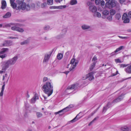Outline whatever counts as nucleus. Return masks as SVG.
I'll use <instances>...</instances> for the list:
<instances>
[{
    "label": "nucleus",
    "mask_w": 131,
    "mask_h": 131,
    "mask_svg": "<svg viewBox=\"0 0 131 131\" xmlns=\"http://www.w3.org/2000/svg\"><path fill=\"white\" fill-rule=\"evenodd\" d=\"M5 42L7 43V46H10L12 45V42L11 41H5Z\"/></svg>",
    "instance_id": "obj_41"
},
{
    "label": "nucleus",
    "mask_w": 131,
    "mask_h": 131,
    "mask_svg": "<svg viewBox=\"0 0 131 131\" xmlns=\"http://www.w3.org/2000/svg\"><path fill=\"white\" fill-rule=\"evenodd\" d=\"M42 114L40 112H37L36 113V116L38 118L41 117L42 116Z\"/></svg>",
    "instance_id": "obj_29"
},
{
    "label": "nucleus",
    "mask_w": 131,
    "mask_h": 131,
    "mask_svg": "<svg viewBox=\"0 0 131 131\" xmlns=\"http://www.w3.org/2000/svg\"><path fill=\"white\" fill-rule=\"evenodd\" d=\"M95 3L96 5H99L101 3V0H95Z\"/></svg>",
    "instance_id": "obj_46"
},
{
    "label": "nucleus",
    "mask_w": 131,
    "mask_h": 131,
    "mask_svg": "<svg viewBox=\"0 0 131 131\" xmlns=\"http://www.w3.org/2000/svg\"><path fill=\"white\" fill-rule=\"evenodd\" d=\"M16 9L17 10H29L30 9V5L28 4H26L25 3H23L20 4V5H17Z\"/></svg>",
    "instance_id": "obj_3"
},
{
    "label": "nucleus",
    "mask_w": 131,
    "mask_h": 131,
    "mask_svg": "<svg viewBox=\"0 0 131 131\" xmlns=\"http://www.w3.org/2000/svg\"><path fill=\"white\" fill-rule=\"evenodd\" d=\"M15 0H10L11 5L14 9L16 7V6H17L16 4L14 2Z\"/></svg>",
    "instance_id": "obj_20"
},
{
    "label": "nucleus",
    "mask_w": 131,
    "mask_h": 131,
    "mask_svg": "<svg viewBox=\"0 0 131 131\" xmlns=\"http://www.w3.org/2000/svg\"><path fill=\"white\" fill-rule=\"evenodd\" d=\"M49 28L50 27L48 26H46L44 28V29L45 30H48L49 29Z\"/></svg>",
    "instance_id": "obj_49"
},
{
    "label": "nucleus",
    "mask_w": 131,
    "mask_h": 131,
    "mask_svg": "<svg viewBox=\"0 0 131 131\" xmlns=\"http://www.w3.org/2000/svg\"><path fill=\"white\" fill-rule=\"evenodd\" d=\"M125 0H119V2L121 4H125Z\"/></svg>",
    "instance_id": "obj_48"
},
{
    "label": "nucleus",
    "mask_w": 131,
    "mask_h": 131,
    "mask_svg": "<svg viewBox=\"0 0 131 131\" xmlns=\"http://www.w3.org/2000/svg\"><path fill=\"white\" fill-rule=\"evenodd\" d=\"M123 95L122 94L121 96H119L116 99L114 100L112 102H109L107 104V106L111 105L113 103H115L117 102L121 101L123 98Z\"/></svg>",
    "instance_id": "obj_8"
},
{
    "label": "nucleus",
    "mask_w": 131,
    "mask_h": 131,
    "mask_svg": "<svg viewBox=\"0 0 131 131\" xmlns=\"http://www.w3.org/2000/svg\"><path fill=\"white\" fill-rule=\"evenodd\" d=\"M96 64V62L95 61L93 62L90 67V69L91 70H92L95 66V65Z\"/></svg>",
    "instance_id": "obj_38"
},
{
    "label": "nucleus",
    "mask_w": 131,
    "mask_h": 131,
    "mask_svg": "<svg viewBox=\"0 0 131 131\" xmlns=\"http://www.w3.org/2000/svg\"><path fill=\"white\" fill-rule=\"evenodd\" d=\"M49 79L47 77H44L42 80V82H45L42 87V90L43 92L47 95L48 97L51 95L53 91V84L51 80L48 81Z\"/></svg>",
    "instance_id": "obj_1"
},
{
    "label": "nucleus",
    "mask_w": 131,
    "mask_h": 131,
    "mask_svg": "<svg viewBox=\"0 0 131 131\" xmlns=\"http://www.w3.org/2000/svg\"><path fill=\"white\" fill-rule=\"evenodd\" d=\"M78 84H74L69 86L66 90V92H68L69 91L73 89H76L78 88Z\"/></svg>",
    "instance_id": "obj_9"
},
{
    "label": "nucleus",
    "mask_w": 131,
    "mask_h": 131,
    "mask_svg": "<svg viewBox=\"0 0 131 131\" xmlns=\"http://www.w3.org/2000/svg\"><path fill=\"white\" fill-rule=\"evenodd\" d=\"M7 43L5 42V41L3 44L2 45L4 46H7Z\"/></svg>",
    "instance_id": "obj_51"
},
{
    "label": "nucleus",
    "mask_w": 131,
    "mask_h": 131,
    "mask_svg": "<svg viewBox=\"0 0 131 131\" xmlns=\"http://www.w3.org/2000/svg\"><path fill=\"white\" fill-rule=\"evenodd\" d=\"M9 51V49L6 48H2L0 51V58L3 59L5 58L7 56V55L5 54V52H7Z\"/></svg>",
    "instance_id": "obj_6"
},
{
    "label": "nucleus",
    "mask_w": 131,
    "mask_h": 131,
    "mask_svg": "<svg viewBox=\"0 0 131 131\" xmlns=\"http://www.w3.org/2000/svg\"><path fill=\"white\" fill-rule=\"evenodd\" d=\"M33 97L36 100H38L39 99L38 94L37 93H35Z\"/></svg>",
    "instance_id": "obj_30"
},
{
    "label": "nucleus",
    "mask_w": 131,
    "mask_h": 131,
    "mask_svg": "<svg viewBox=\"0 0 131 131\" xmlns=\"http://www.w3.org/2000/svg\"><path fill=\"white\" fill-rule=\"evenodd\" d=\"M125 71L127 73H131V65L128 66L125 69Z\"/></svg>",
    "instance_id": "obj_17"
},
{
    "label": "nucleus",
    "mask_w": 131,
    "mask_h": 131,
    "mask_svg": "<svg viewBox=\"0 0 131 131\" xmlns=\"http://www.w3.org/2000/svg\"><path fill=\"white\" fill-rule=\"evenodd\" d=\"M100 3L103 6L105 4V2L103 0H102L101 1Z\"/></svg>",
    "instance_id": "obj_50"
},
{
    "label": "nucleus",
    "mask_w": 131,
    "mask_h": 131,
    "mask_svg": "<svg viewBox=\"0 0 131 131\" xmlns=\"http://www.w3.org/2000/svg\"><path fill=\"white\" fill-rule=\"evenodd\" d=\"M69 108V107H66L63 109L62 110H61L58 112H55L54 113V114L56 115H57L58 114H59L62 111L66 112V111H68Z\"/></svg>",
    "instance_id": "obj_21"
},
{
    "label": "nucleus",
    "mask_w": 131,
    "mask_h": 131,
    "mask_svg": "<svg viewBox=\"0 0 131 131\" xmlns=\"http://www.w3.org/2000/svg\"><path fill=\"white\" fill-rule=\"evenodd\" d=\"M7 74H5V76H3L2 80H4V79H5V78H6V77L7 78Z\"/></svg>",
    "instance_id": "obj_53"
},
{
    "label": "nucleus",
    "mask_w": 131,
    "mask_h": 131,
    "mask_svg": "<svg viewBox=\"0 0 131 131\" xmlns=\"http://www.w3.org/2000/svg\"><path fill=\"white\" fill-rule=\"evenodd\" d=\"M77 0H71L70 2V4L71 5H73L77 4Z\"/></svg>",
    "instance_id": "obj_28"
},
{
    "label": "nucleus",
    "mask_w": 131,
    "mask_h": 131,
    "mask_svg": "<svg viewBox=\"0 0 131 131\" xmlns=\"http://www.w3.org/2000/svg\"><path fill=\"white\" fill-rule=\"evenodd\" d=\"M110 13L111 15H113L116 12L115 10L111 9L110 11Z\"/></svg>",
    "instance_id": "obj_39"
},
{
    "label": "nucleus",
    "mask_w": 131,
    "mask_h": 131,
    "mask_svg": "<svg viewBox=\"0 0 131 131\" xmlns=\"http://www.w3.org/2000/svg\"><path fill=\"white\" fill-rule=\"evenodd\" d=\"M47 3L46 2H45L41 4L40 7L41 8H44L46 7Z\"/></svg>",
    "instance_id": "obj_33"
},
{
    "label": "nucleus",
    "mask_w": 131,
    "mask_h": 131,
    "mask_svg": "<svg viewBox=\"0 0 131 131\" xmlns=\"http://www.w3.org/2000/svg\"><path fill=\"white\" fill-rule=\"evenodd\" d=\"M107 107H104L103 110V112L105 113L107 109Z\"/></svg>",
    "instance_id": "obj_47"
},
{
    "label": "nucleus",
    "mask_w": 131,
    "mask_h": 131,
    "mask_svg": "<svg viewBox=\"0 0 131 131\" xmlns=\"http://www.w3.org/2000/svg\"><path fill=\"white\" fill-rule=\"evenodd\" d=\"M67 31V29L66 28L63 29L62 30L60 34L61 37H62L65 35Z\"/></svg>",
    "instance_id": "obj_24"
},
{
    "label": "nucleus",
    "mask_w": 131,
    "mask_h": 131,
    "mask_svg": "<svg viewBox=\"0 0 131 131\" xmlns=\"http://www.w3.org/2000/svg\"><path fill=\"white\" fill-rule=\"evenodd\" d=\"M11 14L9 12H7L5 15L3 16V17L4 18H7L10 17Z\"/></svg>",
    "instance_id": "obj_25"
},
{
    "label": "nucleus",
    "mask_w": 131,
    "mask_h": 131,
    "mask_svg": "<svg viewBox=\"0 0 131 131\" xmlns=\"http://www.w3.org/2000/svg\"><path fill=\"white\" fill-rule=\"evenodd\" d=\"M96 60H97L96 57L95 56H94L93 57V58L92 59V61H95Z\"/></svg>",
    "instance_id": "obj_54"
},
{
    "label": "nucleus",
    "mask_w": 131,
    "mask_h": 131,
    "mask_svg": "<svg viewBox=\"0 0 131 131\" xmlns=\"http://www.w3.org/2000/svg\"><path fill=\"white\" fill-rule=\"evenodd\" d=\"M36 100L34 99V98L32 97L31 99L30 100V103L31 104L34 103Z\"/></svg>",
    "instance_id": "obj_40"
},
{
    "label": "nucleus",
    "mask_w": 131,
    "mask_h": 131,
    "mask_svg": "<svg viewBox=\"0 0 131 131\" xmlns=\"http://www.w3.org/2000/svg\"><path fill=\"white\" fill-rule=\"evenodd\" d=\"M119 38H122V39H125L126 37H121L120 36H119Z\"/></svg>",
    "instance_id": "obj_63"
},
{
    "label": "nucleus",
    "mask_w": 131,
    "mask_h": 131,
    "mask_svg": "<svg viewBox=\"0 0 131 131\" xmlns=\"http://www.w3.org/2000/svg\"><path fill=\"white\" fill-rule=\"evenodd\" d=\"M66 7V6L64 5H61L58 6H53L49 7V8L50 9H63L65 8Z\"/></svg>",
    "instance_id": "obj_12"
},
{
    "label": "nucleus",
    "mask_w": 131,
    "mask_h": 131,
    "mask_svg": "<svg viewBox=\"0 0 131 131\" xmlns=\"http://www.w3.org/2000/svg\"><path fill=\"white\" fill-rule=\"evenodd\" d=\"M14 24L11 27V29L14 31H16L19 32H22L24 31L23 28H20L18 26H20V25L17 23H13Z\"/></svg>",
    "instance_id": "obj_5"
},
{
    "label": "nucleus",
    "mask_w": 131,
    "mask_h": 131,
    "mask_svg": "<svg viewBox=\"0 0 131 131\" xmlns=\"http://www.w3.org/2000/svg\"><path fill=\"white\" fill-rule=\"evenodd\" d=\"M115 61L116 63H121L123 62V61H122L119 59H117L115 60Z\"/></svg>",
    "instance_id": "obj_43"
},
{
    "label": "nucleus",
    "mask_w": 131,
    "mask_h": 131,
    "mask_svg": "<svg viewBox=\"0 0 131 131\" xmlns=\"http://www.w3.org/2000/svg\"><path fill=\"white\" fill-rule=\"evenodd\" d=\"M35 7V5L34 4H32L31 5V7L30 6V8L32 7V8H34Z\"/></svg>",
    "instance_id": "obj_55"
},
{
    "label": "nucleus",
    "mask_w": 131,
    "mask_h": 131,
    "mask_svg": "<svg viewBox=\"0 0 131 131\" xmlns=\"http://www.w3.org/2000/svg\"><path fill=\"white\" fill-rule=\"evenodd\" d=\"M116 5L115 0H111L110 2H107L105 4L106 7L109 9L114 7Z\"/></svg>",
    "instance_id": "obj_7"
},
{
    "label": "nucleus",
    "mask_w": 131,
    "mask_h": 131,
    "mask_svg": "<svg viewBox=\"0 0 131 131\" xmlns=\"http://www.w3.org/2000/svg\"><path fill=\"white\" fill-rule=\"evenodd\" d=\"M78 62L77 60H76L74 58H73L71 60L70 63L68 65L67 67L68 68L70 67V71H72L76 67Z\"/></svg>",
    "instance_id": "obj_4"
},
{
    "label": "nucleus",
    "mask_w": 131,
    "mask_h": 131,
    "mask_svg": "<svg viewBox=\"0 0 131 131\" xmlns=\"http://www.w3.org/2000/svg\"><path fill=\"white\" fill-rule=\"evenodd\" d=\"M2 70H0V74L3 73L5 70H3V68L2 69Z\"/></svg>",
    "instance_id": "obj_60"
},
{
    "label": "nucleus",
    "mask_w": 131,
    "mask_h": 131,
    "mask_svg": "<svg viewBox=\"0 0 131 131\" xmlns=\"http://www.w3.org/2000/svg\"><path fill=\"white\" fill-rule=\"evenodd\" d=\"M107 19L109 21H111L112 19V15L109 16L107 17Z\"/></svg>",
    "instance_id": "obj_45"
},
{
    "label": "nucleus",
    "mask_w": 131,
    "mask_h": 131,
    "mask_svg": "<svg viewBox=\"0 0 131 131\" xmlns=\"http://www.w3.org/2000/svg\"><path fill=\"white\" fill-rule=\"evenodd\" d=\"M115 17L116 19L119 20L121 18V15L120 14L117 13Z\"/></svg>",
    "instance_id": "obj_37"
},
{
    "label": "nucleus",
    "mask_w": 131,
    "mask_h": 131,
    "mask_svg": "<svg viewBox=\"0 0 131 131\" xmlns=\"http://www.w3.org/2000/svg\"><path fill=\"white\" fill-rule=\"evenodd\" d=\"M24 1V0H16V2L18 4L16 5H20L22 3H23Z\"/></svg>",
    "instance_id": "obj_31"
},
{
    "label": "nucleus",
    "mask_w": 131,
    "mask_h": 131,
    "mask_svg": "<svg viewBox=\"0 0 131 131\" xmlns=\"http://www.w3.org/2000/svg\"><path fill=\"white\" fill-rule=\"evenodd\" d=\"M77 116L75 117L70 122H71L72 123L76 121H77L79 119L77 118Z\"/></svg>",
    "instance_id": "obj_42"
},
{
    "label": "nucleus",
    "mask_w": 131,
    "mask_h": 131,
    "mask_svg": "<svg viewBox=\"0 0 131 131\" xmlns=\"http://www.w3.org/2000/svg\"><path fill=\"white\" fill-rule=\"evenodd\" d=\"M24 116L25 117H27L28 116V114L27 112H25L24 115Z\"/></svg>",
    "instance_id": "obj_52"
},
{
    "label": "nucleus",
    "mask_w": 131,
    "mask_h": 131,
    "mask_svg": "<svg viewBox=\"0 0 131 131\" xmlns=\"http://www.w3.org/2000/svg\"><path fill=\"white\" fill-rule=\"evenodd\" d=\"M63 0H54V1L57 3H60Z\"/></svg>",
    "instance_id": "obj_56"
},
{
    "label": "nucleus",
    "mask_w": 131,
    "mask_h": 131,
    "mask_svg": "<svg viewBox=\"0 0 131 131\" xmlns=\"http://www.w3.org/2000/svg\"><path fill=\"white\" fill-rule=\"evenodd\" d=\"M128 66V64H121L120 65V68H124L127 66Z\"/></svg>",
    "instance_id": "obj_44"
},
{
    "label": "nucleus",
    "mask_w": 131,
    "mask_h": 131,
    "mask_svg": "<svg viewBox=\"0 0 131 131\" xmlns=\"http://www.w3.org/2000/svg\"><path fill=\"white\" fill-rule=\"evenodd\" d=\"M26 131H32V129L30 128H28L26 130Z\"/></svg>",
    "instance_id": "obj_61"
},
{
    "label": "nucleus",
    "mask_w": 131,
    "mask_h": 131,
    "mask_svg": "<svg viewBox=\"0 0 131 131\" xmlns=\"http://www.w3.org/2000/svg\"><path fill=\"white\" fill-rule=\"evenodd\" d=\"M99 118V117L98 116H97L95 117L92 121L90 122V123L88 125L89 126H90L93 123L96 121Z\"/></svg>",
    "instance_id": "obj_27"
},
{
    "label": "nucleus",
    "mask_w": 131,
    "mask_h": 131,
    "mask_svg": "<svg viewBox=\"0 0 131 131\" xmlns=\"http://www.w3.org/2000/svg\"><path fill=\"white\" fill-rule=\"evenodd\" d=\"M1 8L2 9H5L6 6V4L5 1L4 0L2 1L1 2Z\"/></svg>",
    "instance_id": "obj_19"
},
{
    "label": "nucleus",
    "mask_w": 131,
    "mask_h": 131,
    "mask_svg": "<svg viewBox=\"0 0 131 131\" xmlns=\"http://www.w3.org/2000/svg\"><path fill=\"white\" fill-rule=\"evenodd\" d=\"M125 48L124 46H121L117 48L114 52H112L111 54L112 55H114L116 54V53L118 52L121 50L124 49Z\"/></svg>",
    "instance_id": "obj_14"
},
{
    "label": "nucleus",
    "mask_w": 131,
    "mask_h": 131,
    "mask_svg": "<svg viewBox=\"0 0 131 131\" xmlns=\"http://www.w3.org/2000/svg\"><path fill=\"white\" fill-rule=\"evenodd\" d=\"M128 16L127 14L124 13L123 15L122 19L124 20V23H128L129 21V19L127 18Z\"/></svg>",
    "instance_id": "obj_10"
},
{
    "label": "nucleus",
    "mask_w": 131,
    "mask_h": 131,
    "mask_svg": "<svg viewBox=\"0 0 131 131\" xmlns=\"http://www.w3.org/2000/svg\"><path fill=\"white\" fill-rule=\"evenodd\" d=\"M128 17L131 18V11H130L128 13Z\"/></svg>",
    "instance_id": "obj_58"
},
{
    "label": "nucleus",
    "mask_w": 131,
    "mask_h": 131,
    "mask_svg": "<svg viewBox=\"0 0 131 131\" xmlns=\"http://www.w3.org/2000/svg\"><path fill=\"white\" fill-rule=\"evenodd\" d=\"M89 9L93 13L95 12L97 10L96 7L94 6H90Z\"/></svg>",
    "instance_id": "obj_16"
},
{
    "label": "nucleus",
    "mask_w": 131,
    "mask_h": 131,
    "mask_svg": "<svg viewBox=\"0 0 131 131\" xmlns=\"http://www.w3.org/2000/svg\"><path fill=\"white\" fill-rule=\"evenodd\" d=\"M94 16H96L98 18H100L101 17V14L98 12L95 13H94Z\"/></svg>",
    "instance_id": "obj_34"
},
{
    "label": "nucleus",
    "mask_w": 131,
    "mask_h": 131,
    "mask_svg": "<svg viewBox=\"0 0 131 131\" xmlns=\"http://www.w3.org/2000/svg\"><path fill=\"white\" fill-rule=\"evenodd\" d=\"M93 73L91 72L89 73L85 77V78L84 79H85L87 78H89V79L90 80H91L94 79V77L93 76Z\"/></svg>",
    "instance_id": "obj_13"
},
{
    "label": "nucleus",
    "mask_w": 131,
    "mask_h": 131,
    "mask_svg": "<svg viewBox=\"0 0 131 131\" xmlns=\"http://www.w3.org/2000/svg\"><path fill=\"white\" fill-rule=\"evenodd\" d=\"M13 23H10L7 24H6L4 27H6L7 28L8 27H12V26L14 25Z\"/></svg>",
    "instance_id": "obj_35"
},
{
    "label": "nucleus",
    "mask_w": 131,
    "mask_h": 131,
    "mask_svg": "<svg viewBox=\"0 0 131 131\" xmlns=\"http://www.w3.org/2000/svg\"><path fill=\"white\" fill-rule=\"evenodd\" d=\"M3 85L1 91L0 93V96H3V92L5 86V82H4L3 83Z\"/></svg>",
    "instance_id": "obj_23"
},
{
    "label": "nucleus",
    "mask_w": 131,
    "mask_h": 131,
    "mask_svg": "<svg viewBox=\"0 0 131 131\" xmlns=\"http://www.w3.org/2000/svg\"><path fill=\"white\" fill-rule=\"evenodd\" d=\"M129 129V127L126 126H124L121 128V129L124 131H128Z\"/></svg>",
    "instance_id": "obj_26"
},
{
    "label": "nucleus",
    "mask_w": 131,
    "mask_h": 131,
    "mask_svg": "<svg viewBox=\"0 0 131 131\" xmlns=\"http://www.w3.org/2000/svg\"><path fill=\"white\" fill-rule=\"evenodd\" d=\"M43 96L44 98V100H47V97L44 95H43Z\"/></svg>",
    "instance_id": "obj_62"
},
{
    "label": "nucleus",
    "mask_w": 131,
    "mask_h": 131,
    "mask_svg": "<svg viewBox=\"0 0 131 131\" xmlns=\"http://www.w3.org/2000/svg\"><path fill=\"white\" fill-rule=\"evenodd\" d=\"M37 5H39L40 4V2L39 1L37 2Z\"/></svg>",
    "instance_id": "obj_64"
},
{
    "label": "nucleus",
    "mask_w": 131,
    "mask_h": 131,
    "mask_svg": "<svg viewBox=\"0 0 131 131\" xmlns=\"http://www.w3.org/2000/svg\"><path fill=\"white\" fill-rule=\"evenodd\" d=\"M18 59V56H15L13 58L4 61L3 64V70H6L9 66L14 65Z\"/></svg>",
    "instance_id": "obj_2"
},
{
    "label": "nucleus",
    "mask_w": 131,
    "mask_h": 131,
    "mask_svg": "<svg viewBox=\"0 0 131 131\" xmlns=\"http://www.w3.org/2000/svg\"><path fill=\"white\" fill-rule=\"evenodd\" d=\"M92 4L91 2H88L87 3V4L89 6L91 5Z\"/></svg>",
    "instance_id": "obj_57"
},
{
    "label": "nucleus",
    "mask_w": 131,
    "mask_h": 131,
    "mask_svg": "<svg viewBox=\"0 0 131 131\" xmlns=\"http://www.w3.org/2000/svg\"><path fill=\"white\" fill-rule=\"evenodd\" d=\"M63 56V54H62L60 53L58 54L57 57L58 59L59 60H60L62 58Z\"/></svg>",
    "instance_id": "obj_32"
},
{
    "label": "nucleus",
    "mask_w": 131,
    "mask_h": 131,
    "mask_svg": "<svg viewBox=\"0 0 131 131\" xmlns=\"http://www.w3.org/2000/svg\"><path fill=\"white\" fill-rule=\"evenodd\" d=\"M30 42V39H27L26 40L24 41L21 42L20 43L21 45H26L29 43Z\"/></svg>",
    "instance_id": "obj_22"
},
{
    "label": "nucleus",
    "mask_w": 131,
    "mask_h": 131,
    "mask_svg": "<svg viewBox=\"0 0 131 131\" xmlns=\"http://www.w3.org/2000/svg\"><path fill=\"white\" fill-rule=\"evenodd\" d=\"M53 0H47V4L49 5H51L53 3Z\"/></svg>",
    "instance_id": "obj_36"
},
{
    "label": "nucleus",
    "mask_w": 131,
    "mask_h": 131,
    "mask_svg": "<svg viewBox=\"0 0 131 131\" xmlns=\"http://www.w3.org/2000/svg\"><path fill=\"white\" fill-rule=\"evenodd\" d=\"M82 29L84 30H86L90 29L91 27L88 25L86 24L82 25L81 26Z\"/></svg>",
    "instance_id": "obj_15"
},
{
    "label": "nucleus",
    "mask_w": 131,
    "mask_h": 131,
    "mask_svg": "<svg viewBox=\"0 0 131 131\" xmlns=\"http://www.w3.org/2000/svg\"><path fill=\"white\" fill-rule=\"evenodd\" d=\"M102 13L103 15L102 16V18H105L106 16L109 14V12L108 10H105L103 11Z\"/></svg>",
    "instance_id": "obj_18"
},
{
    "label": "nucleus",
    "mask_w": 131,
    "mask_h": 131,
    "mask_svg": "<svg viewBox=\"0 0 131 131\" xmlns=\"http://www.w3.org/2000/svg\"><path fill=\"white\" fill-rule=\"evenodd\" d=\"M52 52H50L46 54L45 55L43 60V62H46L48 61L52 54Z\"/></svg>",
    "instance_id": "obj_11"
},
{
    "label": "nucleus",
    "mask_w": 131,
    "mask_h": 131,
    "mask_svg": "<svg viewBox=\"0 0 131 131\" xmlns=\"http://www.w3.org/2000/svg\"><path fill=\"white\" fill-rule=\"evenodd\" d=\"M94 113H92L90 115H89L88 117V118H90L91 116H93V115L94 114Z\"/></svg>",
    "instance_id": "obj_59"
}]
</instances>
